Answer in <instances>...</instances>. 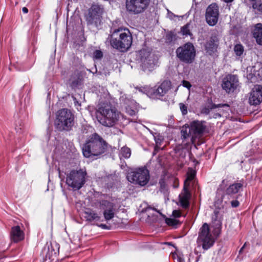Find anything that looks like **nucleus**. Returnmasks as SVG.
Instances as JSON below:
<instances>
[{"instance_id":"a211bd4d","label":"nucleus","mask_w":262,"mask_h":262,"mask_svg":"<svg viewBox=\"0 0 262 262\" xmlns=\"http://www.w3.org/2000/svg\"><path fill=\"white\" fill-rule=\"evenodd\" d=\"M191 194L188 190V187L186 186V182L184 183V188L182 192L179 195V201L181 205L183 208H187L189 205V199Z\"/></svg>"},{"instance_id":"9b49d317","label":"nucleus","mask_w":262,"mask_h":262,"mask_svg":"<svg viewBox=\"0 0 262 262\" xmlns=\"http://www.w3.org/2000/svg\"><path fill=\"white\" fill-rule=\"evenodd\" d=\"M150 2V0H126V9L129 13L138 14L147 8Z\"/></svg>"},{"instance_id":"79ce46f5","label":"nucleus","mask_w":262,"mask_h":262,"mask_svg":"<svg viewBox=\"0 0 262 262\" xmlns=\"http://www.w3.org/2000/svg\"><path fill=\"white\" fill-rule=\"evenodd\" d=\"M149 209H153L155 211H156L157 212L159 213L160 214H162V213L160 212L159 210H157L154 208H152L150 206H148L146 208H145V211H148Z\"/></svg>"},{"instance_id":"f257e3e1","label":"nucleus","mask_w":262,"mask_h":262,"mask_svg":"<svg viewBox=\"0 0 262 262\" xmlns=\"http://www.w3.org/2000/svg\"><path fill=\"white\" fill-rule=\"evenodd\" d=\"M120 118V112L111 103L100 102L97 106L96 118L101 125L106 127L115 125Z\"/></svg>"},{"instance_id":"e433bc0d","label":"nucleus","mask_w":262,"mask_h":262,"mask_svg":"<svg viewBox=\"0 0 262 262\" xmlns=\"http://www.w3.org/2000/svg\"><path fill=\"white\" fill-rule=\"evenodd\" d=\"M172 215L174 217H179L181 216V212L177 210H173Z\"/></svg>"},{"instance_id":"3c124183","label":"nucleus","mask_w":262,"mask_h":262,"mask_svg":"<svg viewBox=\"0 0 262 262\" xmlns=\"http://www.w3.org/2000/svg\"><path fill=\"white\" fill-rule=\"evenodd\" d=\"M56 247H57V249H58H58H59L58 245L56 244Z\"/></svg>"},{"instance_id":"72a5a7b5","label":"nucleus","mask_w":262,"mask_h":262,"mask_svg":"<svg viewBox=\"0 0 262 262\" xmlns=\"http://www.w3.org/2000/svg\"><path fill=\"white\" fill-rule=\"evenodd\" d=\"M180 110L182 112V113L183 115H185L186 114H187V106L184 105V104L183 103H180Z\"/></svg>"},{"instance_id":"4c0bfd02","label":"nucleus","mask_w":262,"mask_h":262,"mask_svg":"<svg viewBox=\"0 0 262 262\" xmlns=\"http://www.w3.org/2000/svg\"><path fill=\"white\" fill-rule=\"evenodd\" d=\"M182 82L183 86L187 88V89H190L191 86L189 82L187 81L183 80Z\"/></svg>"},{"instance_id":"aec40b11","label":"nucleus","mask_w":262,"mask_h":262,"mask_svg":"<svg viewBox=\"0 0 262 262\" xmlns=\"http://www.w3.org/2000/svg\"><path fill=\"white\" fill-rule=\"evenodd\" d=\"M191 131L193 133L192 139H195L198 135H200L205 129V125L202 122L194 121L190 123V126Z\"/></svg>"},{"instance_id":"f8f14e48","label":"nucleus","mask_w":262,"mask_h":262,"mask_svg":"<svg viewBox=\"0 0 262 262\" xmlns=\"http://www.w3.org/2000/svg\"><path fill=\"white\" fill-rule=\"evenodd\" d=\"M98 204L99 209L103 210V217L106 222L113 219L118 212L115 204L110 201L102 199Z\"/></svg>"},{"instance_id":"58836bf2","label":"nucleus","mask_w":262,"mask_h":262,"mask_svg":"<svg viewBox=\"0 0 262 262\" xmlns=\"http://www.w3.org/2000/svg\"><path fill=\"white\" fill-rule=\"evenodd\" d=\"M167 16L170 19H173L174 17H177V16L175 15L173 13L170 12L169 10H168Z\"/></svg>"},{"instance_id":"c03bdc74","label":"nucleus","mask_w":262,"mask_h":262,"mask_svg":"<svg viewBox=\"0 0 262 262\" xmlns=\"http://www.w3.org/2000/svg\"><path fill=\"white\" fill-rule=\"evenodd\" d=\"M220 106H227L228 107V105H227V104H220L217 105H215V107H220Z\"/></svg>"},{"instance_id":"37998d69","label":"nucleus","mask_w":262,"mask_h":262,"mask_svg":"<svg viewBox=\"0 0 262 262\" xmlns=\"http://www.w3.org/2000/svg\"><path fill=\"white\" fill-rule=\"evenodd\" d=\"M22 11L24 13H27L28 12V10L26 7H23L22 9Z\"/></svg>"},{"instance_id":"f3484780","label":"nucleus","mask_w":262,"mask_h":262,"mask_svg":"<svg viewBox=\"0 0 262 262\" xmlns=\"http://www.w3.org/2000/svg\"><path fill=\"white\" fill-rule=\"evenodd\" d=\"M243 184L240 183H236L230 185L226 190L225 194L227 196L228 200L231 199H237V193L242 190Z\"/></svg>"},{"instance_id":"a18cd8bd","label":"nucleus","mask_w":262,"mask_h":262,"mask_svg":"<svg viewBox=\"0 0 262 262\" xmlns=\"http://www.w3.org/2000/svg\"><path fill=\"white\" fill-rule=\"evenodd\" d=\"M258 9L259 11H262V3L259 5Z\"/></svg>"},{"instance_id":"f704fd0d","label":"nucleus","mask_w":262,"mask_h":262,"mask_svg":"<svg viewBox=\"0 0 262 262\" xmlns=\"http://www.w3.org/2000/svg\"><path fill=\"white\" fill-rule=\"evenodd\" d=\"M126 112L127 114H128L130 116H134L136 114V111L132 109L130 107L128 106L126 108Z\"/></svg>"},{"instance_id":"a878e982","label":"nucleus","mask_w":262,"mask_h":262,"mask_svg":"<svg viewBox=\"0 0 262 262\" xmlns=\"http://www.w3.org/2000/svg\"><path fill=\"white\" fill-rule=\"evenodd\" d=\"M258 69H260V65L258 64V67L257 66L249 67L247 68V72H249V77L250 78H252L253 76H259L260 71L258 70Z\"/></svg>"},{"instance_id":"473e14b6","label":"nucleus","mask_w":262,"mask_h":262,"mask_svg":"<svg viewBox=\"0 0 262 262\" xmlns=\"http://www.w3.org/2000/svg\"><path fill=\"white\" fill-rule=\"evenodd\" d=\"M189 26V25L188 24H187L182 27L181 31L183 35H187L190 34Z\"/></svg>"},{"instance_id":"20e7f679","label":"nucleus","mask_w":262,"mask_h":262,"mask_svg":"<svg viewBox=\"0 0 262 262\" xmlns=\"http://www.w3.org/2000/svg\"><path fill=\"white\" fill-rule=\"evenodd\" d=\"M74 115L71 112L63 108L57 113L56 125L60 130H70L74 125Z\"/></svg>"},{"instance_id":"412c9836","label":"nucleus","mask_w":262,"mask_h":262,"mask_svg":"<svg viewBox=\"0 0 262 262\" xmlns=\"http://www.w3.org/2000/svg\"><path fill=\"white\" fill-rule=\"evenodd\" d=\"M219 39L215 36H211L210 40L208 41L205 46V50L209 55H211L216 51L218 47Z\"/></svg>"},{"instance_id":"6ab92c4d","label":"nucleus","mask_w":262,"mask_h":262,"mask_svg":"<svg viewBox=\"0 0 262 262\" xmlns=\"http://www.w3.org/2000/svg\"><path fill=\"white\" fill-rule=\"evenodd\" d=\"M229 201L226 194L225 193L223 194L220 190H218L215 198L214 205L216 208L223 209Z\"/></svg>"},{"instance_id":"b1692460","label":"nucleus","mask_w":262,"mask_h":262,"mask_svg":"<svg viewBox=\"0 0 262 262\" xmlns=\"http://www.w3.org/2000/svg\"><path fill=\"white\" fill-rule=\"evenodd\" d=\"M85 218L89 221H98L100 220V216L95 211L92 210H87L84 212Z\"/></svg>"},{"instance_id":"423d86ee","label":"nucleus","mask_w":262,"mask_h":262,"mask_svg":"<svg viewBox=\"0 0 262 262\" xmlns=\"http://www.w3.org/2000/svg\"><path fill=\"white\" fill-rule=\"evenodd\" d=\"M176 52L180 60L187 64L192 63L196 56L195 49L191 42H187L179 47Z\"/></svg>"},{"instance_id":"f03ea898","label":"nucleus","mask_w":262,"mask_h":262,"mask_svg":"<svg viewBox=\"0 0 262 262\" xmlns=\"http://www.w3.org/2000/svg\"><path fill=\"white\" fill-rule=\"evenodd\" d=\"M133 38L127 29L119 28L115 29L110 37V43L112 47L121 51L128 50L131 46Z\"/></svg>"},{"instance_id":"9d476101","label":"nucleus","mask_w":262,"mask_h":262,"mask_svg":"<svg viewBox=\"0 0 262 262\" xmlns=\"http://www.w3.org/2000/svg\"><path fill=\"white\" fill-rule=\"evenodd\" d=\"M86 174L85 171L82 169L72 170L67 177V184L73 188L79 189L85 183Z\"/></svg>"},{"instance_id":"bb28decb","label":"nucleus","mask_w":262,"mask_h":262,"mask_svg":"<svg viewBox=\"0 0 262 262\" xmlns=\"http://www.w3.org/2000/svg\"><path fill=\"white\" fill-rule=\"evenodd\" d=\"M219 212L216 210L214 211V215L212 216V220L214 221L216 228H220L221 226V219L219 216Z\"/></svg>"},{"instance_id":"4468645a","label":"nucleus","mask_w":262,"mask_h":262,"mask_svg":"<svg viewBox=\"0 0 262 262\" xmlns=\"http://www.w3.org/2000/svg\"><path fill=\"white\" fill-rule=\"evenodd\" d=\"M239 86V81L236 75L229 74L223 80L222 86L227 93L233 92Z\"/></svg>"},{"instance_id":"4be33fe9","label":"nucleus","mask_w":262,"mask_h":262,"mask_svg":"<svg viewBox=\"0 0 262 262\" xmlns=\"http://www.w3.org/2000/svg\"><path fill=\"white\" fill-rule=\"evenodd\" d=\"M24 235L23 232L20 230L19 226L12 228L11 232V239L14 242H18L24 239Z\"/></svg>"},{"instance_id":"09e8293b","label":"nucleus","mask_w":262,"mask_h":262,"mask_svg":"<svg viewBox=\"0 0 262 262\" xmlns=\"http://www.w3.org/2000/svg\"><path fill=\"white\" fill-rule=\"evenodd\" d=\"M245 245H246V244H245L244 245V246L242 247V248L241 249V250H240V251H239V252H241V251H242V250L245 248Z\"/></svg>"},{"instance_id":"8fccbe9b","label":"nucleus","mask_w":262,"mask_h":262,"mask_svg":"<svg viewBox=\"0 0 262 262\" xmlns=\"http://www.w3.org/2000/svg\"><path fill=\"white\" fill-rule=\"evenodd\" d=\"M178 262H184L182 259L178 258L177 259Z\"/></svg>"},{"instance_id":"49530a36","label":"nucleus","mask_w":262,"mask_h":262,"mask_svg":"<svg viewBox=\"0 0 262 262\" xmlns=\"http://www.w3.org/2000/svg\"><path fill=\"white\" fill-rule=\"evenodd\" d=\"M222 1L225 3H229L232 2L234 0H222Z\"/></svg>"},{"instance_id":"c9c22d12","label":"nucleus","mask_w":262,"mask_h":262,"mask_svg":"<svg viewBox=\"0 0 262 262\" xmlns=\"http://www.w3.org/2000/svg\"><path fill=\"white\" fill-rule=\"evenodd\" d=\"M231 205L232 207L235 208L239 206V203L237 200H234L231 202Z\"/></svg>"},{"instance_id":"393cba45","label":"nucleus","mask_w":262,"mask_h":262,"mask_svg":"<svg viewBox=\"0 0 262 262\" xmlns=\"http://www.w3.org/2000/svg\"><path fill=\"white\" fill-rule=\"evenodd\" d=\"M182 137L183 139H186L188 138H191V140L193 141L194 139H192V135H193L190 127L188 125H184L181 131Z\"/></svg>"},{"instance_id":"7ed1b4c3","label":"nucleus","mask_w":262,"mask_h":262,"mask_svg":"<svg viewBox=\"0 0 262 262\" xmlns=\"http://www.w3.org/2000/svg\"><path fill=\"white\" fill-rule=\"evenodd\" d=\"M106 148V142L97 134L92 135L82 147L83 156L86 158L98 156L103 154Z\"/></svg>"},{"instance_id":"c756f323","label":"nucleus","mask_w":262,"mask_h":262,"mask_svg":"<svg viewBox=\"0 0 262 262\" xmlns=\"http://www.w3.org/2000/svg\"><path fill=\"white\" fill-rule=\"evenodd\" d=\"M165 222L168 225L173 227L177 226L179 223L177 220L171 218H166Z\"/></svg>"},{"instance_id":"c85d7f7f","label":"nucleus","mask_w":262,"mask_h":262,"mask_svg":"<svg viewBox=\"0 0 262 262\" xmlns=\"http://www.w3.org/2000/svg\"><path fill=\"white\" fill-rule=\"evenodd\" d=\"M244 51V47L241 44H237L234 47V51L237 56H241L243 54Z\"/></svg>"},{"instance_id":"dca6fc26","label":"nucleus","mask_w":262,"mask_h":262,"mask_svg":"<svg viewBox=\"0 0 262 262\" xmlns=\"http://www.w3.org/2000/svg\"><path fill=\"white\" fill-rule=\"evenodd\" d=\"M262 101V86L256 85L253 88L249 98L251 105H257Z\"/></svg>"},{"instance_id":"7c9ffc66","label":"nucleus","mask_w":262,"mask_h":262,"mask_svg":"<svg viewBox=\"0 0 262 262\" xmlns=\"http://www.w3.org/2000/svg\"><path fill=\"white\" fill-rule=\"evenodd\" d=\"M194 176H195V173H194V172L191 171V172H188L187 173V178H186V180L184 182V183L185 182H186V186L189 187V182L190 181H192L194 179Z\"/></svg>"},{"instance_id":"ea45409f","label":"nucleus","mask_w":262,"mask_h":262,"mask_svg":"<svg viewBox=\"0 0 262 262\" xmlns=\"http://www.w3.org/2000/svg\"><path fill=\"white\" fill-rule=\"evenodd\" d=\"M155 141H156V147H155V150H157L158 148H160L159 147V145H160V143H161V140L160 139H157V138H155Z\"/></svg>"},{"instance_id":"cd10ccee","label":"nucleus","mask_w":262,"mask_h":262,"mask_svg":"<svg viewBox=\"0 0 262 262\" xmlns=\"http://www.w3.org/2000/svg\"><path fill=\"white\" fill-rule=\"evenodd\" d=\"M120 155L125 158H128L131 155L130 149L127 147H123L121 149Z\"/></svg>"},{"instance_id":"de8ad7c7","label":"nucleus","mask_w":262,"mask_h":262,"mask_svg":"<svg viewBox=\"0 0 262 262\" xmlns=\"http://www.w3.org/2000/svg\"><path fill=\"white\" fill-rule=\"evenodd\" d=\"M74 103L75 105L77 104L78 106H80V104H79L77 101H76L75 99H74Z\"/></svg>"},{"instance_id":"2eb2a0df","label":"nucleus","mask_w":262,"mask_h":262,"mask_svg":"<svg viewBox=\"0 0 262 262\" xmlns=\"http://www.w3.org/2000/svg\"><path fill=\"white\" fill-rule=\"evenodd\" d=\"M103 11V7L98 4L93 5L89 10L87 20L90 24L97 23Z\"/></svg>"},{"instance_id":"5701e85b","label":"nucleus","mask_w":262,"mask_h":262,"mask_svg":"<svg viewBox=\"0 0 262 262\" xmlns=\"http://www.w3.org/2000/svg\"><path fill=\"white\" fill-rule=\"evenodd\" d=\"M253 37L255 38L256 42L262 45V24H257L254 27L252 32Z\"/></svg>"},{"instance_id":"a19ab883","label":"nucleus","mask_w":262,"mask_h":262,"mask_svg":"<svg viewBox=\"0 0 262 262\" xmlns=\"http://www.w3.org/2000/svg\"><path fill=\"white\" fill-rule=\"evenodd\" d=\"M98 227H99L103 229H107V230L110 229V227L105 224H101L98 225Z\"/></svg>"},{"instance_id":"39448f33","label":"nucleus","mask_w":262,"mask_h":262,"mask_svg":"<svg viewBox=\"0 0 262 262\" xmlns=\"http://www.w3.org/2000/svg\"><path fill=\"white\" fill-rule=\"evenodd\" d=\"M149 172L145 167L136 168L128 172L127 178L128 181L141 186L146 185L149 180Z\"/></svg>"},{"instance_id":"2f4dec72","label":"nucleus","mask_w":262,"mask_h":262,"mask_svg":"<svg viewBox=\"0 0 262 262\" xmlns=\"http://www.w3.org/2000/svg\"><path fill=\"white\" fill-rule=\"evenodd\" d=\"M103 53L100 50H96L93 53V58L95 59H100L102 57Z\"/></svg>"},{"instance_id":"6e6552de","label":"nucleus","mask_w":262,"mask_h":262,"mask_svg":"<svg viewBox=\"0 0 262 262\" xmlns=\"http://www.w3.org/2000/svg\"><path fill=\"white\" fill-rule=\"evenodd\" d=\"M214 243V239L210 232L208 225L204 223L200 229L197 239L198 246H202L204 250H208Z\"/></svg>"},{"instance_id":"ddd939ff","label":"nucleus","mask_w":262,"mask_h":262,"mask_svg":"<svg viewBox=\"0 0 262 262\" xmlns=\"http://www.w3.org/2000/svg\"><path fill=\"white\" fill-rule=\"evenodd\" d=\"M219 16V7L215 3L210 4L207 8L205 14L207 24L211 26L216 24Z\"/></svg>"},{"instance_id":"0eeeda50","label":"nucleus","mask_w":262,"mask_h":262,"mask_svg":"<svg viewBox=\"0 0 262 262\" xmlns=\"http://www.w3.org/2000/svg\"><path fill=\"white\" fill-rule=\"evenodd\" d=\"M138 58L145 72L148 73L154 69L156 59L155 55L150 51L146 49L140 50L138 53Z\"/></svg>"},{"instance_id":"1a4fd4ad","label":"nucleus","mask_w":262,"mask_h":262,"mask_svg":"<svg viewBox=\"0 0 262 262\" xmlns=\"http://www.w3.org/2000/svg\"><path fill=\"white\" fill-rule=\"evenodd\" d=\"M171 83L169 81L164 80L156 89L148 86L139 89V91L152 98H160L165 95L170 88Z\"/></svg>"}]
</instances>
